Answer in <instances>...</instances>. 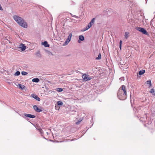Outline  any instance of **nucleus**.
<instances>
[{
  "instance_id": "obj_17",
  "label": "nucleus",
  "mask_w": 155,
  "mask_h": 155,
  "mask_svg": "<svg viewBox=\"0 0 155 155\" xmlns=\"http://www.w3.org/2000/svg\"><path fill=\"white\" fill-rule=\"evenodd\" d=\"M43 45L45 46V47H49V45L48 44V42L46 41H44L43 43Z\"/></svg>"
},
{
  "instance_id": "obj_2",
  "label": "nucleus",
  "mask_w": 155,
  "mask_h": 155,
  "mask_svg": "<svg viewBox=\"0 0 155 155\" xmlns=\"http://www.w3.org/2000/svg\"><path fill=\"white\" fill-rule=\"evenodd\" d=\"M13 18L20 25L25 28H27V23L21 18L17 15H15L13 16Z\"/></svg>"
},
{
  "instance_id": "obj_6",
  "label": "nucleus",
  "mask_w": 155,
  "mask_h": 155,
  "mask_svg": "<svg viewBox=\"0 0 155 155\" xmlns=\"http://www.w3.org/2000/svg\"><path fill=\"white\" fill-rule=\"evenodd\" d=\"M147 116L146 114L144 115L143 117H141L140 119V121L146 123L147 121Z\"/></svg>"
},
{
  "instance_id": "obj_8",
  "label": "nucleus",
  "mask_w": 155,
  "mask_h": 155,
  "mask_svg": "<svg viewBox=\"0 0 155 155\" xmlns=\"http://www.w3.org/2000/svg\"><path fill=\"white\" fill-rule=\"evenodd\" d=\"M33 108L37 112H39L42 111L41 109V108H38L36 105H34L33 106Z\"/></svg>"
},
{
  "instance_id": "obj_28",
  "label": "nucleus",
  "mask_w": 155,
  "mask_h": 155,
  "mask_svg": "<svg viewBox=\"0 0 155 155\" xmlns=\"http://www.w3.org/2000/svg\"><path fill=\"white\" fill-rule=\"evenodd\" d=\"M122 43V41L120 40V45H119L120 48V49H121Z\"/></svg>"
},
{
  "instance_id": "obj_34",
  "label": "nucleus",
  "mask_w": 155,
  "mask_h": 155,
  "mask_svg": "<svg viewBox=\"0 0 155 155\" xmlns=\"http://www.w3.org/2000/svg\"><path fill=\"white\" fill-rule=\"evenodd\" d=\"M71 40V38H70L69 36H68V43Z\"/></svg>"
},
{
  "instance_id": "obj_18",
  "label": "nucleus",
  "mask_w": 155,
  "mask_h": 155,
  "mask_svg": "<svg viewBox=\"0 0 155 155\" xmlns=\"http://www.w3.org/2000/svg\"><path fill=\"white\" fill-rule=\"evenodd\" d=\"M57 103L58 106H61L63 105L62 102L60 101H58Z\"/></svg>"
},
{
  "instance_id": "obj_23",
  "label": "nucleus",
  "mask_w": 155,
  "mask_h": 155,
  "mask_svg": "<svg viewBox=\"0 0 155 155\" xmlns=\"http://www.w3.org/2000/svg\"><path fill=\"white\" fill-rule=\"evenodd\" d=\"M101 54L100 53L98 55V57H97L96 59L97 60H99L101 59Z\"/></svg>"
},
{
  "instance_id": "obj_26",
  "label": "nucleus",
  "mask_w": 155,
  "mask_h": 155,
  "mask_svg": "<svg viewBox=\"0 0 155 155\" xmlns=\"http://www.w3.org/2000/svg\"><path fill=\"white\" fill-rule=\"evenodd\" d=\"M155 91L154 90L153 88H152L151 89L150 91V92L151 93H154Z\"/></svg>"
},
{
  "instance_id": "obj_31",
  "label": "nucleus",
  "mask_w": 155,
  "mask_h": 155,
  "mask_svg": "<svg viewBox=\"0 0 155 155\" xmlns=\"http://www.w3.org/2000/svg\"><path fill=\"white\" fill-rule=\"evenodd\" d=\"M120 81H124V77H122L120 78Z\"/></svg>"
},
{
  "instance_id": "obj_3",
  "label": "nucleus",
  "mask_w": 155,
  "mask_h": 155,
  "mask_svg": "<svg viewBox=\"0 0 155 155\" xmlns=\"http://www.w3.org/2000/svg\"><path fill=\"white\" fill-rule=\"evenodd\" d=\"M136 29L137 30L144 34L147 35H149L147 31L143 28L138 27L136 28Z\"/></svg>"
},
{
  "instance_id": "obj_37",
  "label": "nucleus",
  "mask_w": 155,
  "mask_h": 155,
  "mask_svg": "<svg viewBox=\"0 0 155 155\" xmlns=\"http://www.w3.org/2000/svg\"><path fill=\"white\" fill-rule=\"evenodd\" d=\"M68 36H69V37L70 36L71 37V34H70Z\"/></svg>"
},
{
  "instance_id": "obj_36",
  "label": "nucleus",
  "mask_w": 155,
  "mask_h": 155,
  "mask_svg": "<svg viewBox=\"0 0 155 155\" xmlns=\"http://www.w3.org/2000/svg\"><path fill=\"white\" fill-rule=\"evenodd\" d=\"M152 95L154 96H155V93H152Z\"/></svg>"
},
{
  "instance_id": "obj_7",
  "label": "nucleus",
  "mask_w": 155,
  "mask_h": 155,
  "mask_svg": "<svg viewBox=\"0 0 155 155\" xmlns=\"http://www.w3.org/2000/svg\"><path fill=\"white\" fill-rule=\"evenodd\" d=\"M26 47L25 44L21 43L20 45V46L18 47L17 48L20 49L21 51H24Z\"/></svg>"
},
{
  "instance_id": "obj_5",
  "label": "nucleus",
  "mask_w": 155,
  "mask_h": 155,
  "mask_svg": "<svg viewBox=\"0 0 155 155\" xmlns=\"http://www.w3.org/2000/svg\"><path fill=\"white\" fill-rule=\"evenodd\" d=\"M149 120L148 121H147V122L146 123V124H147L148 125H150L151 124H152V125H154L155 123V120H153V123H152V121H153V120L154 119L152 118H151V117H150V118H149Z\"/></svg>"
},
{
  "instance_id": "obj_11",
  "label": "nucleus",
  "mask_w": 155,
  "mask_h": 155,
  "mask_svg": "<svg viewBox=\"0 0 155 155\" xmlns=\"http://www.w3.org/2000/svg\"><path fill=\"white\" fill-rule=\"evenodd\" d=\"M24 115L26 117H29L31 118H34L35 117V116L34 115L31 114H24Z\"/></svg>"
},
{
  "instance_id": "obj_38",
  "label": "nucleus",
  "mask_w": 155,
  "mask_h": 155,
  "mask_svg": "<svg viewBox=\"0 0 155 155\" xmlns=\"http://www.w3.org/2000/svg\"><path fill=\"white\" fill-rule=\"evenodd\" d=\"M68 141H71V140H69V139H68Z\"/></svg>"
},
{
  "instance_id": "obj_16",
  "label": "nucleus",
  "mask_w": 155,
  "mask_h": 155,
  "mask_svg": "<svg viewBox=\"0 0 155 155\" xmlns=\"http://www.w3.org/2000/svg\"><path fill=\"white\" fill-rule=\"evenodd\" d=\"M129 33L128 32H126L125 33L124 36L125 38L127 39L129 37Z\"/></svg>"
},
{
  "instance_id": "obj_35",
  "label": "nucleus",
  "mask_w": 155,
  "mask_h": 155,
  "mask_svg": "<svg viewBox=\"0 0 155 155\" xmlns=\"http://www.w3.org/2000/svg\"><path fill=\"white\" fill-rule=\"evenodd\" d=\"M37 55L38 54V55H40V52L39 51H38V52H37Z\"/></svg>"
},
{
  "instance_id": "obj_32",
  "label": "nucleus",
  "mask_w": 155,
  "mask_h": 155,
  "mask_svg": "<svg viewBox=\"0 0 155 155\" xmlns=\"http://www.w3.org/2000/svg\"><path fill=\"white\" fill-rule=\"evenodd\" d=\"M9 39H10L9 38H8V39L6 38V39L9 41V42L10 43H11L12 41H10V40Z\"/></svg>"
},
{
  "instance_id": "obj_29",
  "label": "nucleus",
  "mask_w": 155,
  "mask_h": 155,
  "mask_svg": "<svg viewBox=\"0 0 155 155\" xmlns=\"http://www.w3.org/2000/svg\"><path fill=\"white\" fill-rule=\"evenodd\" d=\"M82 120V119H81V120H78V121H77V122H76V124L77 125H78V124H79L80 123V122Z\"/></svg>"
},
{
  "instance_id": "obj_1",
  "label": "nucleus",
  "mask_w": 155,
  "mask_h": 155,
  "mask_svg": "<svg viewBox=\"0 0 155 155\" xmlns=\"http://www.w3.org/2000/svg\"><path fill=\"white\" fill-rule=\"evenodd\" d=\"M126 86L124 85H122L118 91V97L120 100H124L126 98Z\"/></svg>"
},
{
  "instance_id": "obj_9",
  "label": "nucleus",
  "mask_w": 155,
  "mask_h": 155,
  "mask_svg": "<svg viewBox=\"0 0 155 155\" xmlns=\"http://www.w3.org/2000/svg\"><path fill=\"white\" fill-rule=\"evenodd\" d=\"M31 96L38 101H40V98L37 95L35 94H31Z\"/></svg>"
},
{
  "instance_id": "obj_4",
  "label": "nucleus",
  "mask_w": 155,
  "mask_h": 155,
  "mask_svg": "<svg viewBox=\"0 0 155 155\" xmlns=\"http://www.w3.org/2000/svg\"><path fill=\"white\" fill-rule=\"evenodd\" d=\"M82 78L83 80L85 81H89L92 78L89 75H87L86 74H84L82 76Z\"/></svg>"
},
{
  "instance_id": "obj_12",
  "label": "nucleus",
  "mask_w": 155,
  "mask_h": 155,
  "mask_svg": "<svg viewBox=\"0 0 155 155\" xmlns=\"http://www.w3.org/2000/svg\"><path fill=\"white\" fill-rule=\"evenodd\" d=\"M84 40V37L82 35H81L79 36V40L78 41L79 43L81 42V41H83Z\"/></svg>"
},
{
  "instance_id": "obj_27",
  "label": "nucleus",
  "mask_w": 155,
  "mask_h": 155,
  "mask_svg": "<svg viewBox=\"0 0 155 155\" xmlns=\"http://www.w3.org/2000/svg\"><path fill=\"white\" fill-rule=\"evenodd\" d=\"M68 42V38L66 39V40L65 42H64V43L63 44V45H67V42Z\"/></svg>"
},
{
  "instance_id": "obj_21",
  "label": "nucleus",
  "mask_w": 155,
  "mask_h": 155,
  "mask_svg": "<svg viewBox=\"0 0 155 155\" xmlns=\"http://www.w3.org/2000/svg\"><path fill=\"white\" fill-rule=\"evenodd\" d=\"M89 27H88V25L85 28L83 29L82 30V31H84L87 29H88L90 28H88Z\"/></svg>"
},
{
  "instance_id": "obj_24",
  "label": "nucleus",
  "mask_w": 155,
  "mask_h": 155,
  "mask_svg": "<svg viewBox=\"0 0 155 155\" xmlns=\"http://www.w3.org/2000/svg\"><path fill=\"white\" fill-rule=\"evenodd\" d=\"M21 74L23 75H25L28 74V73L25 71H22L21 72Z\"/></svg>"
},
{
  "instance_id": "obj_13",
  "label": "nucleus",
  "mask_w": 155,
  "mask_h": 155,
  "mask_svg": "<svg viewBox=\"0 0 155 155\" xmlns=\"http://www.w3.org/2000/svg\"><path fill=\"white\" fill-rule=\"evenodd\" d=\"M39 80L38 78H34L32 79V81L33 82L37 83L39 82Z\"/></svg>"
},
{
  "instance_id": "obj_25",
  "label": "nucleus",
  "mask_w": 155,
  "mask_h": 155,
  "mask_svg": "<svg viewBox=\"0 0 155 155\" xmlns=\"http://www.w3.org/2000/svg\"><path fill=\"white\" fill-rule=\"evenodd\" d=\"M71 15V16L72 17H74L76 18H79V17L75 15H72V14H71V13H70Z\"/></svg>"
},
{
  "instance_id": "obj_22",
  "label": "nucleus",
  "mask_w": 155,
  "mask_h": 155,
  "mask_svg": "<svg viewBox=\"0 0 155 155\" xmlns=\"http://www.w3.org/2000/svg\"><path fill=\"white\" fill-rule=\"evenodd\" d=\"M147 84H149L150 85V87L152 85L151 82V81H150V80L147 81Z\"/></svg>"
},
{
  "instance_id": "obj_15",
  "label": "nucleus",
  "mask_w": 155,
  "mask_h": 155,
  "mask_svg": "<svg viewBox=\"0 0 155 155\" xmlns=\"http://www.w3.org/2000/svg\"><path fill=\"white\" fill-rule=\"evenodd\" d=\"M18 86L21 89H23L25 87L24 85H21L20 84H18Z\"/></svg>"
},
{
  "instance_id": "obj_20",
  "label": "nucleus",
  "mask_w": 155,
  "mask_h": 155,
  "mask_svg": "<svg viewBox=\"0 0 155 155\" xmlns=\"http://www.w3.org/2000/svg\"><path fill=\"white\" fill-rule=\"evenodd\" d=\"M20 74V73L19 71H17L14 74V75L16 76H19Z\"/></svg>"
},
{
  "instance_id": "obj_19",
  "label": "nucleus",
  "mask_w": 155,
  "mask_h": 155,
  "mask_svg": "<svg viewBox=\"0 0 155 155\" xmlns=\"http://www.w3.org/2000/svg\"><path fill=\"white\" fill-rule=\"evenodd\" d=\"M56 90L58 92H61L63 91V89L60 88H56Z\"/></svg>"
},
{
  "instance_id": "obj_39",
  "label": "nucleus",
  "mask_w": 155,
  "mask_h": 155,
  "mask_svg": "<svg viewBox=\"0 0 155 155\" xmlns=\"http://www.w3.org/2000/svg\"><path fill=\"white\" fill-rule=\"evenodd\" d=\"M62 142V141H60V142ZM60 142V141H58V142Z\"/></svg>"
},
{
  "instance_id": "obj_30",
  "label": "nucleus",
  "mask_w": 155,
  "mask_h": 155,
  "mask_svg": "<svg viewBox=\"0 0 155 155\" xmlns=\"http://www.w3.org/2000/svg\"><path fill=\"white\" fill-rule=\"evenodd\" d=\"M38 130L41 133V134H42V130L41 128H39L38 129Z\"/></svg>"
},
{
  "instance_id": "obj_33",
  "label": "nucleus",
  "mask_w": 155,
  "mask_h": 155,
  "mask_svg": "<svg viewBox=\"0 0 155 155\" xmlns=\"http://www.w3.org/2000/svg\"><path fill=\"white\" fill-rule=\"evenodd\" d=\"M59 108L58 107V106L57 105H56L55 106V109H56V110H57V109H58Z\"/></svg>"
},
{
  "instance_id": "obj_10",
  "label": "nucleus",
  "mask_w": 155,
  "mask_h": 155,
  "mask_svg": "<svg viewBox=\"0 0 155 155\" xmlns=\"http://www.w3.org/2000/svg\"><path fill=\"white\" fill-rule=\"evenodd\" d=\"M95 20V18H92L91 19L90 22L88 24V27H89L88 28H90L91 27V26L94 24Z\"/></svg>"
},
{
  "instance_id": "obj_14",
  "label": "nucleus",
  "mask_w": 155,
  "mask_h": 155,
  "mask_svg": "<svg viewBox=\"0 0 155 155\" xmlns=\"http://www.w3.org/2000/svg\"><path fill=\"white\" fill-rule=\"evenodd\" d=\"M145 71L144 70L140 71L139 72V74L140 75H142L145 72Z\"/></svg>"
}]
</instances>
